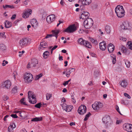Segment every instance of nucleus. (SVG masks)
Segmentation results:
<instances>
[{
	"mask_svg": "<svg viewBox=\"0 0 132 132\" xmlns=\"http://www.w3.org/2000/svg\"><path fill=\"white\" fill-rule=\"evenodd\" d=\"M115 12L117 16L119 18L125 15V11L122 6L118 5L115 8Z\"/></svg>",
	"mask_w": 132,
	"mask_h": 132,
	"instance_id": "1",
	"label": "nucleus"
},
{
	"mask_svg": "<svg viewBox=\"0 0 132 132\" xmlns=\"http://www.w3.org/2000/svg\"><path fill=\"white\" fill-rule=\"evenodd\" d=\"M102 120L103 122L105 124L106 128H110L113 124L112 121L110 117L108 115L105 116Z\"/></svg>",
	"mask_w": 132,
	"mask_h": 132,
	"instance_id": "2",
	"label": "nucleus"
},
{
	"mask_svg": "<svg viewBox=\"0 0 132 132\" xmlns=\"http://www.w3.org/2000/svg\"><path fill=\"white\" fill-rule=\"evenodd\" d=\"M93 24V21L91 18L87 19L85 20L84 22V27L87 29L90 28L92 26Z\"/></svg>",
	"mask_w": 132,
	"mask_h": 132,
	"instance_id": "3",
	"label": "nucleus"
},
{
	"mask_svg": "<svg viewBox=\"0 0 132 132\" xmlns=\"http://www.w3.org/2000/svg\"><path fill=\"white\" fill-rule=\"evenodd\" d=\"M31 41L30 39L28 38H24L20 41V44L22 47L23 46H26L30 43Z\"/></svg>",
	"mask_w": 132,
	"mask_h": 132,
	"instance_id": "4",
	"label": "nucleus"
},
{
	"mask_svg": "<svg viewBox=\"0 0 132 132\" xmlns=\"http://www.w3.org/2000/svg\"><path fill=\"white\" fill-rule=\"evenodd\" d=\"M77 30L75 24H72L70 26L63 31L68 33L73 32Z\"/></svg>",
	"mask_w": 132,
	"mask_h": 132,
	"instance_id": "5",
	"label": "nucleus"
},
{
	"mask_svg": "<svg viewBox=\"0 0 132 132\" xmlns=\"http://www.w3.org/2000/svg\"><path fill=\"white\" fill-rule=\"evenodd\" d=\"M102 104L100 102H96L92 106L93 109L95 110L100 109L102 107Z\"/></svg>",
	"mask_w": 132,
	"mask_h": 132,
	"instance_id": "6",
	"label": "nucleus"
},
{
	"mask_svg": "<svg viewBox=\"0 0 132 132\" xmlns=\"http://www.w3.org/2000/svg\"><path fill=\"white\" fill-rule=\"evenodd\" d=\"M24 79L28 82H30L33 79L32 75L30 73H26L24 76Z\"/></svg>",
	"mask_w": 132,
	"mask_h": 132,
	"instance_id": "7",
	"label": "nucleus"
},
{
	"mask_svg": "<svg viewBox=\"0 0 132 132\" xmlns=\"http://www.w3.org/2000/svg\"><path fill=\"white\" fill-rule=\"evenodd\" d=\"M121 28L123 30L129 29H131V27L128 22L125 21L123 22Z\"/></svg>",
	"mask_w": 132,
	"mask_h": 132,
	"instance_id": "8",
	"label": "nucleus"
},
{
	"mask_svg": "<svg viewBox=\"0 0 132 132\" xmlns=\"http://www.w3.org/2000/svg\"><path fill=\"white\" fill-rule=\"evenodd\" d=\"M86 111V106L83 105L80 106L78 110V111L80 114L83 115L85 113Z\"/></svg>",
	"mask_w": 132,
	"mask_h": 132,
	"instance_id": "9",
	"label": "nucleus"
},
{
	"mask_svg": "<svg viewBox=\"0 0 132 132\" xmlns=\"http://www.w3.org/2000/svg\"><path fill=\"white\" fill-rule=\"evenodd\" d=\"M2 85L4 88L9 89L10 88L11 84L10 81L7 80L3 83Z\"/></svg>",
	"mask_w": 132,
	"mask_h": 132,
	"instance_id": "10",
	"label": "nucleus"
},
{
	"mask_svg": "<svg viewBox=\"0 0 132 132\" xmlns=\"http://www.w3.org/2000/svg\"><path fill=\"white\" fill-rule=\"evenodd\" d=\"M123 128L129 132H132V125L128 123L125 124L123 125Z\"/></svg>",
	"mask_w": 132,
	"mask_h": 132,
	"instance_id": "11",
	"label": "nucleus"
},
{
	"mask_svg": "<svg viewBox=\"0 0 132 132\" xmlns=\"http://www.w3.org/2000/svg\"><path fill=\"white\" fill-rule=\"evenodd\" d=\"M55 15L54 14H51L48 16L46 19L47 21L51 23L55 20Z\"/></svg>",
	"mask_w": 132,
	"mask_h": 132,
	"instance_id": "12",
	"label": "nucleus"
},
{
	"mask_svg": "<svg viewBox=\"0 0 132 132\" xmlns=\"http://www.w3.org/2000/svg\"><path fill=\"white\" fill-rule=\"evenodd\" d=\"M78 42L81 44H83L87 47L89 45V42L87 41H84L82 38H80L78 40Z\"/></svg>",
	"mask_w": 132,
	"mask_h": 132,
	"instance_id": "13",
	"label": "nucleus"
},
{
	"mask_svg": "<svg viewBox=\"0 0 132 132\" xmlns=\"http://www.w3.org/2000/svg\"><path fill=\"white\" fill-rule=\"evenodd\" d=\"M99 46L100 49L102 50H105L106 47V44L105 42H103L100 43L99 44Z\"/></svg>",
	"mask_w": 132,
	"mask_h": 132,
	"instance_id": "14",
	"label": "nucleus"
},
{
	"mask_svg": "<svg viewBox=\"0 0 132 132\" xmlns=\"http://www.w3.org/2000/svg\"><path fill=\"white\" fill-rule=\"evenodd\" d=\"M89 13L86 12H84L81 16V18L82 19H85L87 18L89 16Z\"/></svg>",
	"mask_w": 132,
	"mask_h": 132,
	"instance_id": "15",
	"label": "nucleus"
},
{
	"mask_svg": "<svg viewBox=\"0 0 132 132\" xmlns=\"http://www.w3.org/2000/svg\"><path fill=\"white\" fill-rule=\"evenodd\" d=\"M108 47V51L110 53H112L114 50V46L112 43L109 44Z\"/></svg>",
	"mask_w": 132,
	"mask_h": 132,
	"instance_id": "16",
	"label": "nucleus"
},
{
	"mask_svg": "<svg viewBox=\"0 0 132 132\" xmlns=\"http://www.w3.org/2000/svg\"><path fill=\"white\" fill-rule=\"evenodd\" d=\"M47 45L46 42L45 41H43L41 42L40 44V46L39 47V50H40L43 48H46L47 47Z\"/></svg>",
	"mask_w": 132,
	"mask_h": 132,
	"instance_id": "17",
	"label": "nucleus"
},
{
	"mask_svg": "<svg viewBox=\"0 0 132 132\" xmlns=\"http://www.w3.org/2000/svg\"><path fill=\"white\" fill-rule=\"evenodd\" d=\"M38 60L36 59H33L32 60V62L31 64V67H35L38 64Z\"/></svg>",
	"mask_w": 132,
	"mask_h": 132,
	"instance_id": "18",
	"label": "nucleus"
},
{
	"mask_svg": "<svg viewBox=\"0 0 132 132\" xmlns=\"http://www.w3.org/2000/svg\"><path fill=\"white\" fill-rule=\"evenodd\" d=\"M31 23L32 27H36L38 26V22L36 19H33L31 21Z\"/></svg>",
	"mask_w": 132,
	"mask_h": 132,
	"instance_id": "19",
	"label": "nucleus"
},
{
	"mask_svg": "<svg viewBox=\"0 0 132 132\" xmlns=\"http://www.w3.org/2000/svg\"><path fill=\"white\" fill-rule=\"evenodd\" d=\"M32 10L30 11H27L24 13L22 16L24 18H28L30 14L32 13Z\"/></svg>",
	"mask_w": 132,
	"mask_h": 132,
	"instance_id": "20",
	"label": "nucleus"
},
{
	"mask_svg": "<svg viewBox=\"0 0 132 132\" xmlns=\"http://www.w3.org/2000/svg\"><path fill=\"white\" fill-rule=\"evenodd\" d=\"M92 0H83L82 4L83 5H89L92 2Z\"/></svg>",
	"mask_w": 132,
	"mask_h": 132,
	"instance_id": "21",
	"label": "nucleus"
},
{
	"mask_svg": "<svg viewBox=\"0 0 132 132\" xmlns=\"http://www.w3.org/2000/svg\"><path fill=\"white\" fill-rule=\"evenodd\" d=\"M28 98L29 99H31V98H32V99H34L35 97L34 96V94H33L32 93V92L30 91H29L28 92Z\"/></svg>",
	"mask_w": 132,
	"mask_h": 132,
	"instance_id": "22",
	"label": "nucleus"
},
{
	"mask_svg": "<svg viewBox=\"0 0 132 132\" xmlns=\"http://www.w3.org/2000/svg\"><path fill=\"white\" fill-rule=\"evenodd\" d=\"M5 27L6 28L10 27L11 26V23L8 21H6V22L5 23Z\"/></svg>",
	"mask_w": 132,
	"mask_h": 132,
	"instance_id": "23",
	"label": "nucleus"
},
{
	"mask_svg": "<svg viewBox=\"0 0 132 132\" xmlns=\"http://www.w3.org/2000/svg\"><path fill=\"white\" fill-rule=\"evenodd\" d=\"M74 71L75 69L74 68H70L69 69V71H68L66 73V76L67 77H69L70 73Z\"/></svg>",
	"mask_w": 132,
	"mask_h": 132,
	"instance_id": "24",
	"label": "nucleus"
},
{
	"mask_svg": "<svg viewBox=\"0 0 132 132\" xmlns=\"http://www.w3.org/2000/svg\"><path fill=\"white\" fill-rule=\"evenodd\" d=\"M3 7L4 9L9 8L12 9L14 8V7L12 5H3Z\"/></svg>",
	"mask_w": 132,
	"mask_h": 132,
	"instance_id": "25",
	"label": "nucleus"
},
{
	"mask_svg": "<svg viewBox=\"0 0 132 132\" xmlns=\"http://www.w3.org/2000/svg\"><path fill=\"white\" fill-rule=\"evenodd\" d=\"M42 120V117H36L32 119L31 120V121H40Z\"/></svg>",
	"mask_w": 132,
	"mask_h": 132,
	"instance_id": "26",
	"label": "nucleus"
},
{
	"mask_svg": "<svg viewBox=\"0 0 132 132\" xmlns=\"http://www.w3.org/2000/svg\"><path fill=\"white\" fill-rule=\"evenodd\" d=\"M49 52L47 51H46L43 53V56L45 59H46L48 56L49 54Z\"/></svg>",
	"mask_w": 132,
	"mask_h": 132,
	"instance_id": "27",
	"label": "nucleus"
},
{
	"mask_svg": "<svg viewBox=\"0 0 132 132\" xmlns=\"http://www.w3.org/2000/svg\"><path fill=\"white\" fill-rule=\"evenodd\" d=\"M5 46L3 44H0V51H3L6 50Z\"/></svg>",
	"mask_w": 132,
	"mask_h": 132,
	"instance_id": "28",
	"label": "nucleus"
},
{
	"mask_svg": "<svg viewBox=\"0 0 132 132\" xmlns=\"http://www.w3.org/2000/svg\"><path fill=\"white\" fill-rule=\"evenodd\" d=\"M105 30L107 34L110 33L111 31L110 27L108 26H106L105 27Z\"/></svg>",
	"mask_w": 132,
	"mask_h": 132,
	"instance_id": "29",
	"label": "nucleus"
},
{
	"mask_svg": "<svg viewBox=\"0 0 132 132\" xmlns=\"http://www.w3.org/2000/svg\"><path fill=\"white\" fill-rule=\"evenodd\" d=\"M127 82L125 80L123 81L121 83V86L123 87H125L127 86Z\"/></svg>",
	"mask_w": 132,
	"mask_h": 132,
	"instance_id": "30",
	"label": "nucleus"
},
{
	"mask_svg": "<svg viewBox=\"0 0 132 132\" xmlns=\"http://www.w3.org/2000/svg\"><path fill=\"white\" fill-rule=\"evenodd\" d=\"M73 107L70 105H67V107L66 111V112H70L71 111Z\"/></svg>",
	"mask_w": 132,
	"mask_h": 132,
	"instance_id": "31",
	"label": "nucleus"
},
{
	"mask_svg": "<svg viewBox=\"0 0 132 132\" xmlns=\"http://www.w3.org/2000/svg\"><path fill=\"white\" fill-rule=\"evenodd\" d=\"M60 32V31L59 30H53L52 32L53 33V35H57Z\"/></svg>",
	"mask_w": 132,
	"mask_h": 132,
	"instance_id": "32",
	"label": "nucleus"
},
{
	"mask_svg": "<svg viewBox=\"0 0 132 132\" xmlns=\"http://www.w3.org/2000/svg\"><path fill=\"white\" fill-rule=\"evenodd\" d=\"M91 115V114L90 112L88 113V114L85 116V117L84 119V121H86L88 119V118Z\"/></svg>",
	"mask_w": 132,
	"mask_h": 132,
	"instance_id": "33",
	"label": "nucleus"
},
{
	"mask_svg": "<svg viewBox=\"0 0 132 132\" xmlns=\"http://www.w3.org/2000/svg\"><path fill=\"white\" fill-rule=\"evenodd\" d=\"M18 88L16 86L14 87L12 90V93H16L18 90Z\"/></svg>",
	"mask_w": 132,
	"mask_h": 132,
	"instance_id": "34",
	"label": "nucleus"
},
{
	"mask_svg": "<svg viewBox=\"0 0 132 132\" xmlns=\"http://www.w3.org/2000/svg\"><path fill=\"white\" fill-rule=\"evenodd\" d=\"M10 127L11 128H12V129L13 130V129L15 128L16 127V125H15V123H12L10 124Z\"/></svg>",
	"mask_w": 132,
	"mask_h": 132,
	"instance_id": "35",
	"label": "nucleus"
},
{
	"mask_svg": "<svg viewBox=\"0 0 132 132\" xmlns=\"http://www.w3.org/2000/svg\"><path fill=\"white\" fill-rule=\"evenodd\" d=\"M52 95L47 93L46 94V98L47 100H49L51 97Z\"/></svg>",
	"mask_w": 132,
	"mask_h": 132,
	"instance_id": "36",
	"label": "nucleus"
},
{
	"mask_svg": "<svg viewBox=\"0 0 132 132\" xmlns=\"http://www.w3.org/2000/svg\"><path fill=\"white\" fill-rule=\"evenodd\" d=\"M43 76V74L41 73L40 74L37 75L36 77L35 80H37L41 77Z\"/></svg>",
	"mask_w": 132,
	"mask_h": 132,
	"instance_id": "37",
	"label": "nucleus"
},
{
	"mask_svg": "<svg viewBox=\"0 0 132 132\" xmlns=\"http://www.w3.org/2000/svg\"><path fill=\"white\" fill-rule=\"evenodd\" d=\"M42 105L41 103L40 102L36 104L35 106V107L38 108H40Z\"/></svg>",
	"mask_w": 132,
	"mask_h": 132,
	"instance_id": "38",
	"label": "nucleus"
},
{
	"mask_svg": "<svg viewBox=\"0 0 132 132\" xmlns=\"http://www.w3.org/2000/svg\"><path fill=\"white\" fill-rule=\"evenodd\" d=\"M61 105L63 109L66 111L67 107V105L65 103H63V104H62Z\"/></svg>",
	"mask_w": 132,
	"mask_h": 132,
	"instance_id": "39",
	"label": "nucleus"
},
{
	"mask_svg": "<svg viewBox=\"0 0 132 132\" xmlns=\"http://www.w3.org/2000/svg\"><path fill=\"white\" fill-rule=\"evenodd\" d=\"M25 98H22L20 100V102L21 104H22L25 105H27V104L25 102H24Z\"/></svg>",
	"mask_w": 132,
	"mask_h": 132,
	"instance_id": "40",
	"label": "nucleus"
},
{
	"mask_svg": "<svg viewBox=\"0 0 132 132\" xmlns=\"http://www.w3.org/2000/svg\"><path fill=\"white\" fill-rule=\"evenodd\" d=\"M130 62L129 61H126L125 62V64L126 65V66L128 68H129L130 67Z\"/></svg>",
	"mask_w": 132,
	"mask_h": 132,
	"instance_id": "41",
	"label": "nucleus"
},
{
	"mask_svg": "<svg viewBox=\"0 0 132 132\" xmlns=\"http://www.w3.org/2000/svg\"><path fill=\"white\" fill-rule=\"evenodd\" d=\"M127 49L125 47H122L121 49V51L123 53H125L127 52Z\"/></svg>",
	"mask_w": 132,
	"mask_h": 132,
	"instance_id": "42",
	"label": "nucleus"
},
{
	"mask_svg": "<svg viewBox=\"0 0 132 132\" xmlns=\"http://www.w3.org/2000/svg\"><path fill=\"white\" fill-rule=\"evenodd\" d=\"M5 33H0V38H5L6 37L4 35Z\"/></svg>",
	"mask_w": 132,
	"mask_h": 132,
	"instance_id": "43",
	"label": "nucleus"
},
{
	"mask_svg": "<svg viewBox=\"0 0 132 132\" xmlns=\"http://www.w3.org/2000/svg\"><path fill=\"white\" fill-rule=\"evenodd\" d=\"M128 44L129 45V48L131 50H132V43L130 42H128Z\"/></svg>",
	"mask_w": 132,
	"mask_h": 132,
	"instance_id": "44",
	"label": "nucleus"
},
{
	"mask_svg": "<svg viewBox=\"0 0 132 132\" xmlns=\"http://www.w3.org/2000/svg\"><path fill=\"white\" fill-rule=\"evenodd\" d=\"M119 39L123 41H126V38L123 37H120L119 38Z\"/></svg>",
	"mask_w": 132,
	"mask_h": 132,
	"instance_id": "45",
	"label": "nucleus"
},
{
	"mask_svg": "<svg viewBox=\"0 0 132 132\" xmlns=\"http://www.w3.org/2000/svg\"><path fill=\"white\" fill-rule=\"evenodd\" d=\"M29 102L30 103H31V104H35V103H36L37 102V101L35 100H34V101H32L31 100V99H30L29 100Z\"/></svg>",
	"mask_w": 132,
	"mask_h": 132,
	"instance_id": "46",
	"label": "nucleus"
},
{
	"mask_svg": "<svg viewBox=\"0 0 132 132\" xmlns=\"http://www.w3.org/2000/svg\"><path fill=\"white\" fill-rule=\"evenodd\" d=\"M94 75L96 77H97L99 75V73L97 70H95L94 72Z\"/></svg>",
	"mask_w": 132,
	"mask_h": 132,
	"instance_id": "47",
	"label": "nucleus"
},
{
	"mask_svg": "<svg viewBox=\"0 0 132 132\" xmlns=\"http://www.w3.org/2000/svg\"><path fill=\"white\" fill-rule=\"evenodd\" d=\"M124 95L125 97H127L128 98L130 99V96L128 94L125 93H124Z\"/></svg>",
	"mask_w": 132,
	"mask_h": 132,
	"instance_id": "48",
	"label": "nucleus"
},
{
	"mask_svg": "<svg viewBox=\"0 0 132 132\" xmlns=\"http://www.w3.org/2000/svg\"><path fill=\"white\" fill-rule=\"evenodd\" d=\"M11 116L14 118H18V117L15 114H12L11 115Z\"/></svg>",
	"mask_w": 132,
	"mask_h": 132,
	"instance_id": "49",
	"label": "nucleus"
},
{
	"mask_svg": "<svg viewBox=\"0 0 132 132\" xmlns=\"http://www.w3.org/2000/svg\"><path fill=\"white\" fill-rule=\"evenodd\" d=\"M53 36V35L52 34H48L47 35L46 37L45 38H47L50 37H51Z\"/></svg>",
	"mask_w": 132,
	"mask_h": 132,
	"instance_id": "50",
	"label": "nucleus"
},
{
	"mask_svg": "<svg viewBox=\"0 0 132 132\" xmlns=\"http://www.w3.org/2000/svg\"><path fill=\"white\" fill-rule=\"evenodd\" d=\"M116 109L117 111V112H119V113L120 114H121L120 112L119 111V109L118 106H116Z\"/></svg>",
	"mask_w": 132,
	"mask_h": 132,
	"instance_id": "51",
	"label": "nucleus"
},
{
	"mask_svg": "<svg viewBox=\"0 0 132 132\" xmlns=\"http://www.w3.org/2000/svg\"><path fill=\"white\" fill-rule=\"evenodd\" d=\"M60 3L61 5H64L65 4L64 2V0H61V1L60 2Z\"/></svg>",
	"mask_w": 132,
	"mask_h": 132,
	"instance_id": "52",
	"label": "nucleus"
},
{
	"mask_svg": "<svg viewBox=\"0 0 132 132\" xmlns=\"http://www.w3.org/2000/svg\"><path fill=\"white\" fill-rule=\"evenodd\" d=\"M3 100L5 101L8 98V97L7 96H4L3 97Z\"/></svg>",
	"mask_w": 132,
	"mask_h": 132,
	"instance_id": "53",
	"label": "nucleus"
},
{
	"mask_svg": "<svg viewBox=\"0 0 132 132\" xmlns=\"http://www.w3.org/2000/svg\"><path fill=\"white\" fill-rule=\"evenodd\" d=\"M16 16V15L15 14H14L11 18V19L12 20H14V19H15Z\"/></svg>",
	"mask_w": 132,
	"mask_h": 132,
	"instance_id": "54",
	"label": "nucleus"
},
{
	"mask_svg": "<svg viewBox=\"0 0 132 132\" xmlns=\"http://www.w3.org/2000/svg\"><path fill=\"white\" fill-rule=\"evenodd\" d=\"M116 59L113 58V59L112 61L113 64H115L116 63Z\"/></svg>",
	"mask_w": 132,
	"mask_h": 132,
	"instance_id": "55",
	"label": "nucleus"
},
{
	"mask_svg": "<svg viewBox=\"0 0 132 132\" xmlns=\"http://www.w3.org/2000/svg\"><path fill=\"white\" fill-rule=\"evenodd\" d=\"M75 95V94L73 93L71 95V100H74V99H75L74 98V95Z\"/></svg>",
	"mask_w": 132,
	"mask_h": 132,
	"instance_id": "56",
	"label": "nucleus"
},
{
	"mask_svg": "<svg viewBox=\"0 0 132 132\" xmlns=\"http://www.w3.org/2000/svg\"><path fill=\"white\" fill-rule=\"evenodd\" d=\"M57 47V45H55L54 47L52 49V50H54L56 49Z\"/></svg>",
	"mask_w": 132,
	"mask_h": 132,
	"instance_id": "57",
	"label": "nucleus"
},
{
	"mask_svg": "<svg viewBox=\"0 0 132 132\" xmlns=\"http://www.w3.org/2000/svg\"><path fill=\"white\" fill-rule=\"evenodd\" d=\"M67 92V89L65 88H64L62 90V92L64 93H65Z\"/></svg>",
	"mask_w": 132,
	"mask_h": 132,
	"instance_id": "58",
	"label": "nucleus"
},
{
	"mask_svg": "<svg viewBox=\"0 0 132 132\" xmlns=\"http://www.w3.org/2000/svg\"><path fill=\"white\" fill-rule=\"evenodd\" d=\"M68 81H66L63 84V85H64L65 86L66 85L68 84Z\"/></svg>",
	"mask_w": 132,
	"mask_h": 132,
	"instance_id": "59",
	"label": "nucleus"
},
{
	"mask_svg": "<svg viewBox=\"0 0 132 132\" xmlns=\"http://www.w3.org/2000/svg\"><path fill=\"white\" fill-rule=\"evenodd\" d=\"M9 116L8 115H6L5 116L4 118V121H5L6 118L8 117Z\"/></svg>",
	"mask_w": 132,
	"mask_h": 132,
	"instance_id": "60",
	"label": "nucleus"
},
{
	"mask_svg": "<svg viewBox=\"0 0 132 132\" xmlns=\"http://www.w3.org/2000/svg\"><path fill=\"white\" fill-rule=\"evenodd\" d=\"M69 125L70 126H72V125H75V124L74 122H72L70 123Z\"/></svg>",
	"mask_w": 132,
	"mask_h": 132,
	"instance_id": "61",
	"label": "nucleus"
},
{
	"mask_svg": "<svg viewBox=\"0 0 132 132\" xmlns=\"http://www.w3.org/2000/svg\"><path fill=\"white\" fill-rule=\"evenodd\" d=\"M31 65L30 64V63H29L27 65V67L28 68H31L30 67V65Z\"/></svg>",
	"mask_w": 132,
	"mask_h": 132,
	"instance_id": "62",
	"label": "nucleus"
},
{
	"mask_svg": "<svg viewBox=\"0 0 132 132\" xmlns=\"http://www.w3.org/2000/svg\"><path fill=\"white\" fill-rule=\"evenodd\" d=\"M62 53H66L67 52V51L65 50H62L61 51Z\"/></svg>",
	"mask_w": 132,
	"mask_h": 132,
	"instance_id": "63",
	"label": "nucleus"
},
{
	"mask_svg": "<svg viewBox=\"0 0 132 132\" xmlns=\"http://www.w3.org/2000/svg\"><path fill=\"white\" fill-rule=\"evenodd\" d=\"M63 57L62 56H60L59 57V60H63Z\"/></svg>",
	"mask_w": 132,
	"mask_h": 132,
	"instance_id": "64",
	"label": "nucleus"
}]
</instances>
